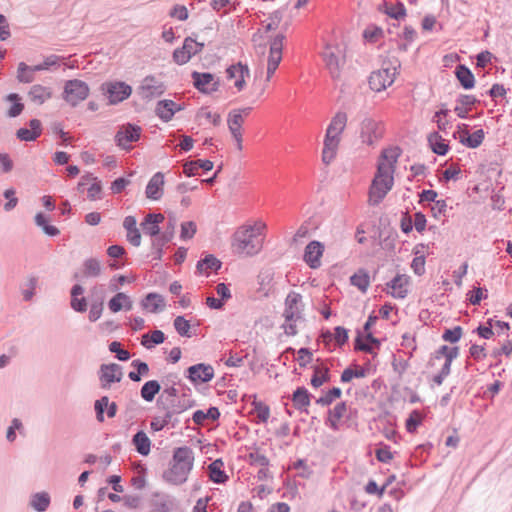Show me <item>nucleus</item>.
I'll use <instances>...</instances> for the list:
<instances>
[{
  "label": "nucleus",
  "instance_id": "f257e3e1",
  "mask_svg": "<svg viewBox=\"0 0 512 512\" xmlns=\"http://www.w3.org/2000/svg\"><path fill=\"white\" fill-rule=\"evenodd\" d=\"M401 155L399 147L386 148L381 152L377 172L369 189V204L377 206L392 189L395 164Z\"/></svg>",
  "mask_w": 512,
  "mask_h": 512
},
{
  "label": "nucleus",
  "instance_id": "f03ea898",
  "mask_svg": "<svg viewBox=\"0 0 512 512\" xmlns=\"http://www.w3.org/2000/svg\"><path fill=\"white\" fill-rule=\"evenodd\" d=\"M194 465V452L188 446L177 447L173 451L170 466L166 469L162 478L171 485L184 484Z\"/></svg>",
  "mask_w": 512,
  "mask_h": 512
},
{
  "label": "nucleus",
  "instance_id": "7ed1b4c3",
  "mask_svg": "<svg viewBox=\"0 0 512 512\" xmlns=\"http://www.w3.org/2000/svg\"><path fill=\"white\" fill-rule=\"evenodd\" d=\"M346 123V113L337 112L328 125L322 150V161L325 164H330L334 160L340 143V135L345 129Z\"/></svg>",
  "mask_w": 512,
  "mask_h": 512
},
{
  "label": "nucleus",
  "instance_id": "20e7f679",
  "mask_svg": "<svg viewBox=\"0 0 512 512\" xmlns=\"http://www.w3.org/2000/svg\"><path fill=\"white\" fill-rule=\"evenodd\" d=\"M264 227V224H260L257 228L255 226H247L236 231L233 241L234 251L246 256L257 254L262 248V239L259 237V231Z\"/></svg>",
  "mask_w": 512,
  "mask_h": 512
},
{
  "label": "nucleus",
  "instance_id": "39448f33",
  "mask_svg": "<svg viewBox=\"0 0 512 512\" xmlns=\"http://www.w3.org/2000/svg\"><path fill=\"white\" fill-rule=\"evenodd\" d=\"M90 93L88 84L79 79L67 80L64 84L62 97L72 107L84 101Z\"/></svg>",
  "mask_w": 512,
  "mask_h": 512
},
{
  "label": "nucleus",
  "instance_id": "423d86ee",
  "mask_svg": "<svg viewBox=\"0 0 512 512\" xmlns=\"http://www.w3.org/2000/svg\"><path fill=\"white\" fill-rule=\"evenodd\" d=\"M384 124L373 118H364L360 124V138L364 144L374 145L384 135Z\"/></svg>",
  "mask_w": 512,
  "mask_h": 512
},
{
  "label": "nucleus",
  "instance_id": "0eeeda50",
  "mask_svg": "<svg viewBox=\"0 0 512 512\" xmlns=\"http://www.w3.org/2000/svg\"><path fill=\"white\" fill-rule=\"evenodd\" d=\"M322 58L331 77L337 79L340 76L341 67L345 63L340 48L338 46L326 45L322 52Z\"/></svg>",
  "mask_w": 512,
  "mask_h": 512
},
{
  "label": "nucleus",
  "instance_id": "6e6552de",
  "mask_svg": "<svg viewBox=\"0 0 512 512\" xmlns=\"http://www.w3.org/2000/svg\"><path fill=\"white\" fill-rule=\"evenodd\" d=\"M205 44L198 42L191 36L186 37L181 48H177L173 52V60L178 65H183L189 62V60L202 52Z\"/></svg>",
  "mask_w": 512,
  "mask_h": 512
},
{
  "label": "nucleus",
  "instance_id": "1a4fd4ad",
  "mask_svg": "<svg viewBox=\"0 0 512 512\" xmlns=\"http://www.w3.org/2000/svg\"><path fill=\"white\" fill-rule=\"evenodd\" d=\"M396 66L383 67L371 73L369 86L376 92H381L391 86L396 77Z\"/></svg>",
  "mask_w": 512,
  "mask_h": 512
},
{
  "label": "nucleus",
  "instance_id": "9d476101",
  "mask_svg": "<svg viewBox=\"0 0 512 512\" xmlns=\"http://www.w3.org/2000/svg\"><path fill=\"white\" fill-rule=\"evenodd\" d=\"M191 78L194 87L203 94H212L219 90L220 80L212 73L193 71Z\"/></svg>",
  "mask_w": 512,
  "mask_h": 512
},
{
  "label": "nucleus",
  "instance_id": "9b49d317",
  "mask_svg": "<svg viewBox=\"0 0 512 512\" xmlns=\"http://www.w3.org/2000/svg\"><path fill=\"white\" fill-rule=\"evenodd\" d=\"M141 131V127L135 124L127 123L121 126L115 135L116 144L123 149H130V143L140 139Z\"/></svg>",
  "mask_w": 512,
  "mask_h": 512
},
{
  "label": "nucleus",
  "instance_id": "f8f14e48",
  "mask_svg": "<svg viewBox=\"0 0 512 512\" xmlns=\"http://www.w3.org/2000/svg\"><path fill=\"white\" fill-rule=\"evenodd\" d=\"M101 388H110L112 383L122 380V367L116 363L102 364L98 371Z\"/></svg>",
  "mask_w": 512,
  "mask_h": 512
},
{
  "label": "nucleus",
  "instance_id": "ddd939ff",
  "mask_svg": "<svg viewBox=\"0 0 512 512\" xmlns=\"http://www.w3.org/2000/svg\"><path fill=\"white\" fill-rule=\"evenodd\" d=\"M102 90L108 95L111 104H117L127 99L131 93L132 88L124 82L104 83Z\"/></svg>",
  "mask_w": 512,
  "mask_h": 512
},
{
  "label": "nucleus",
  "instance_id": "4468645a",
  "mask_svg": "<svg viewBox=\"0 0 512 512\" xmlns=\"http://www.w3.org/2000/svg\"><path fill=\"white\" fill-rule=\"evenodd\" d=\"M140 96L142 99L151 100L152 98L158 97L165 92V86L163 82L157 80L154 76H146L140 86Z\"/></svg>",
  "mask_w": 512,
  "mask_h": 512
},
{
  "label": "nucleus",
  "instance_id": "2eb2a0df",
  "mask_svg": "<svg viewBox=\"0 0 512 512\" xmlns=\"http://www.w3.org/2000/svg\"><path fill=\"white\" fill-rule=\"evenodd\" d=\"M324 252V245L319 241H311L305 247L303 259L311 269L321 266V257Z\"/></svg>",
  "mask_w": 512,
  "mask_h": 512
},
{
  "label": "nucleus",
  "instance_id": "dca6fc26",
  "mask_svg": "<svg viewBox=\"0 0 512 512\" xmlns=\"http://www.w3.org/2000/svg\"><path fill=\"white\" fill-rule=\"evenodd\" d=\"M214 377V369L209 364L199 363L187 369V378L193 383L209 382Z\"/></svg>",
  "mask_w": 512,
  "mask_h": 512
},
{
  "label": "nucleus",
  "instance_id": "f3484780",
  "mask_svg": "<svg viewBox=\"0 0 512 512\" xmlns=\"http://www.w3.org/2000/svg\"><path fill=\"white\" fill-rule=\"evenodd\" d=\"M227 78L235 79L234 86L238 91L244 89L246 82L245 78L249 77L250 71L247 65H243L241 62L233 64L226 69Z\"/></svg>",
  "mask_w": 512,
  "mask_h": 512
},
{
  "label": "nucleus",
  "instance_id": "a211bd4d",
  "mask_svg": "<svg viewBox=\"0 0 512 512\" xmlns=\"http://www.w3.org/2000/svg\"><path fill=\"white\" fill-rule=\"evenodd\" d=\"M285 308L284 315H288L289 317H300L302 318V313L304 310V305L302 304V296L301 294L291 291L287 295L285 299Z\"/></svg>",
  "mask_w": 512,
  "mask_h": 512
},
{
  "label": "nucleus",
  "instance_id": "6ab92c4d",
  "mask_svg": "<svg viewBox=\"0 0 512 512\" xmlns=\"http://www.w3.org/2000/svg\"><path fill=\"white\" fill-rule=\"evenodd\" d=\"M165 217L158 213H149L145 216L140 226L145 235L156 238L160 233L159 224L164 221Z\"/></svg>",
  "mask_w": 512,
  "mask_h": 512
},
{
  "label": "nucleus",
  "instance_id": "aec40b11",
  "mask_svg": "<svg viewBox=\"0 0 512 512\" xmlns=\"http://www.w3.org/2000/svg\"><path fill=\"white\" fill-rule=\"evenodd\" d=\"M181 109L182 107L173 100L165 99L157 102L155 113L164 122H169L172 120L175 113Z\"/></svg>",
  "mask_w": 512,
  "mask_h": 512
},
{
  "label": "nucleus",
  "instance_id": "412c9836",
  "mask_svg": "<svg viewBox=\"0 0 512 512\" xmlns=\"http://www.w3.org/2000/svg\"><path fill=\"white\" fill-rule=\"evenodd\" d=\"M163 185L164 174L162 172L155 173L146 186V197L151 200H159L163 195Z\"/></svg>",
  "mask_w": 512,
  "mask_h": 512
},
{
  "label": "nucleus",
  "instance_id": "4be33fe9",
  "mask_svg": "<svg viewBox=\"0 0 512 512\" xmlns=\"http://www.w3.org/2000/svg\"><path fill=\"white\" fill-rule=\"evenodd\" d=\"M409 284V277L404 274H397L387 287L392 289L391 295L397 299H404L408 294L407 286Z\"/></svg>",
  "mask_w": 512,
  "mask_h": 512
},
{
  "label": "nucleus",
  "instance_id": "5701e85b",
  "mask_svg": "<svg viewBox=\"0 0 512 512\" xmlns=\"http://www.w3.org/2000/svg\"><path fill=\"white\" fill-rule=\"evenodd\" d=\"M151 506L154 512H170L175 508L176 501L168 494L156 492L153 494Z\"/></svg>",
  "mask_w": 512,
  "mask_h": 512
},
{
  "label": "nucleus",
  "instance_id": "b1692460",
  "mask_svg": "<svg viewBox=\"0 0 512 512\" xmlns=\"http://www.w3.org/2000/svg\"><path fill=\"white\" fill-rule=\"evenodd\" d=\"M30 128H20L16 132V136L21 141H34L42 133V125L40 120L32 119L29 121Z\"/></svg>",
  "mask_w": 512,
  "mask_h": 512
},
{
  "label": "nucleus",
  "instance_id": "393cba45",
  "mask_svg": "<svg viewBox=\"0 0 512 512\" xmlns=\"http://www.w3.org/2000/svg\"><path fill=\"white\" fill-rule=\"evenodd\" d=\"M347 412V405L345 402H340L335 405L333 409L328 410V417L325 424L329 426L333 431L340 429V420L344 417Z\"/></svg>",
  "mask_w": 512,
  "mask_h": 512
},
{
  "label": "nucleus",
  "instance_id": "a878e982",
  "mask_svg": "<svg viewBox=\"0 0 512 512\" xmlns=\"http://www.w3.org/2000/svg\"><path fill=\"white\" fill-rule=\"evenodd\" d=\"M311 394L305 387H298L292 394V402L295 409L308 414V407L311 401Z\"/></svg>",
  "mask_w": 512,
  "mask_h": 512
},
{
  "label": "nucleus",
  "instance_id": "bb28decb",
  "mask_svg": "<svg viewBox=\"0 0 512 512\" xmlns=\"http://www.w3.org/2000/svg\"><path fill=\"white\" fill-rule=\"evenodd\" d=\"M123 227L127 231V240L135 247L141 244V233L137 228V221L134 216H126L123 221Z\"/></svg>",
  "mask_w": 512,
  "mask_h": 512
},
{
  "label": "nucleus",
  "instance_id": "cd10ccee",
  "mask_svg": "<svg viewBox=\"0 0 512 512\" xmlns=\"http://www.w3.org/2000/svg\"><path fill=\"white\" fill-rule=\"evenodd\" d=\"M51 97V88L40 84L33 85L28 92V98L30 99V101L37 105H42Z\"/></svg>",
  "mask_w": 512,
  "mask_h": 512
},
{
  "label": "nucleus",
  "instance_id": "c85d7f7f",
  "mask_svg": "<svg viewBox=\"0 0 512 512\" xmlns=\"http://www.w3.org/2000/svg\"><path fill=\"white\" fill-rule=\"evenodd\" d=\"M100 291V296L97 299L91 301L88 319L90 322H96L102 315L104 309V296L103 290L98 286H94L91 289L92 294H97Z\"/></svg>",
  "mask_w": 512,
  "mask_h": 512
},
{
  "label": "nucleus",
  "instance_id": "c756f323",
  "mask_svg": "<svg viewBox=\"0 0 512 512\" xmlns=\"http://www.w3.org/2000/svg\"><path fill=\"white\" fill-rule=\"evenodd\" d=\"M175 228V217H169L165 230L161 234L159 233V235L152 240L151 246H165L173 239Z\"/></svg>",
  "mask_w": 512,
  "mask_h": 512
},
{
  "label": "nucleus",
  "instance_id": "7c9ffc66",
  "mask_svg": "<svg viewBox=\"0 0 512 512\" xmlns=\"http://www.w3.org/2000/svg\"><path fill=\"white\" fill-rule=\"evenodd\" d=\"M221 266L222 263L220 260H218L214 255L208 254L197 262L196 269L199 274L208 275L210 271H218Z\"/></svg>",
  "mask_w": 512,
  "mask_h": 512
},
{
  "label": "nucleus",
  "instance_id": "2f4dec72",
  "mask_svg": "<svg viewBox=\"0 0 512 512\" xmlns=\"http://www.w3.org/2000/svg\"><path fill=\"white\" fill-rule=\"evenodd\" d=\"M224 463L222 459H216L208 466L209 477L211 481L217 484H223L228 480V476L222 470Z\"/></svg>",
  "mask_w": 512,
  "mask_h": 512
},
{
  "label": "nucleus",
  "instance_id": "473e14b6",
  "mask_svg": "<svg viewBox=\"0 0 512 512\" xmlns=\"http://www.w3.org/2000/svg\"><path fill=\"white\" fill-rule=\"evenodd\" d=\"M169 404L173 407L174 412H179L180 414L195 405V400H193L190 394L184 392L181 396L178 395L176 399H170Z\"/></svg>",
  "mask_w": 512,
  "mask_h": 512
},
{
  "label": "nucleus",
  "instance_id": "72a5a7b5",
  "mask_svg": "<svg viewBox=\"0 0 512 512\" xmlns=\"http://www.w3.org/2000/svg\"><path fill=\"white\" fill-rule=\"evenodd\" d=\"M428 143L432 151L440 156L445 155L449 150V145L445 143V140L438 132H432L429 134Z\"/></svg>",
  "mask_w": 512,
  "mask_h": 512
},
{
  "label": "nucleus",
  "instance_id": "f704fd0d",
  "mask_svg": "<svg viewBox=\"0 0 512 512\" xmlns=\"http://www.w3.org/2000/svg\"><path fill=\"white\" fill-rule=\"evenodd\" d=\"M137 452L143 456L150 453L151 441L144 431H138L132 438Z\"/></svg>",
  "mask_w": 512,
  "mask_h": 512
},
{
  "label": "nucleus",
  "instance_id": "c9c22d12",
  "mask_svg": "<svg viewBox=\"0 0 512 512\" xmlns=\"http://www.w3.org/2000/svg\"><path fill=\"white\" fill-rule=\"evenodd\" d=\"M351 285L357 287L361 292H366L370 286V276L365 269H358L350 277Z\"/></svg>",
  "mask_w": 512,
  "mask_h": 512
},
{
  "label": "nucleus",
  "instance_id": "e433bc0d",
  "mask_svg": "<svg viewBox=\"0 0 512 512\" xmlns=\"http://www.w3.org/2000/svg\"><path fill=\"white\" fill-rule=\"evenodd\" d=\"M50 502L51 498L47 492H38L31 496L30 506L37 512H44L48 509Z\"/></svg>",
  "mask_w": 512,
  "mask_h": 512
},
{
  "label": "nucleus",
  "instance_id": "4c0bfd02",
  "mask_svg": "<svg viewBox=\"0 0 512 512\" xmlns=\"http://www.w3.org/2000/svg\"><path fill=\"white\" fill-rule=\"evenodd\" d=\"M244 122V118L241 115L240 110H232L228 115V128L232 136L242 135L241 129Z\"/></svg>",
  "mask_w": 512,
  "mask_h": 512
},
{
  "label": "nucleus",
  "instance_id": "58836bf2",
  "mask_svg": "<svg viewBox=\"0 0 512 512\" xmlns=\"http://www.w3.org/2000/svg\"><path fill=\"white\" fill-rule=\"evenodd\" d=\"M160 390L161 384L157 380H149L141 387L140 395L145 401L152 402Z\"/></svg>",
  "mask_w": 512,
  "mask_h": 512
},
{
  "label": "nucleus",
  "instance_id": "ea45409f",
  "mask_svg": "<svg viewBox=\"0 0 512 512\" xmlns=\"http://www.w3.org/2000/svg\"><path fill=\"white\" fill-rule=\"evenodd\" d=\"M142 306L155 313L164 308V298L157 293H149L146 295L145 299L142 300Z\"/></svg>",
  "mask_w": 512,
  "mask_h": 512
},
{
  "label": "nucleus",
  "instance_id": "a19ab883",
  "mask_svg": "<svg viewBox=\"0 0 512 512\" xmlns=\"http://www.w3.org/2000/svg\"><path fill=\"white\" fill-rule=\"evenodd\" d=\"M477 102L473 95H461L458 99V105L455 107L457 115L461 118L466 117L472 106Z\"/></svg>",
  "mask_w": 512,
  "mask_h": 512
},
{
  "label": "nucleus",
  "instance_id": "79ce46f5",
  "mask_svg": "<svg viewBox=\"0 0 512 512\" xmlns=\"http://www.w3.org/2000/svg\"><path fill=\"white\" fill-rule=\"evenodd\" d=\"M456 77L465 89H470L474 86V75L464 65H458L456 67Z\"/></svg>",
  "mask_w": 512,
  "mask_h": 512
},
{
  "label": "nucleus",
  "instance_id": "37998d69",
  "mask_svg": "<svg viewBox=\"0 0 512 512\" xmlns=\"http://www.w3.org/2000/svg\"><path fill=\"white\" fill-rule=\"evenodd\" d=\"M102 271L101 263L96 258H88L83 262V276L86 278L98 277Z\"/></svg>",
  "mask_w": 512,
  "mask_h": 512
},
{
  "label": "nucleus",
  "instance_id": "c03bdc74",
  "mask_svg": "<svg viewBox=\"0 0 512 512\" xmlns=\"http://www.w3.org/2000/svg\"><path fill=\"white\" fill-rule=\"evenodd\" d=\"M35 224L42 229V231L51 237L58 236L60 234V230L48 223L47 217L42 213L38 212L34 217Z\"/></svg>",
  "mask_w": 512,
  "mask_h": 512
},
{
  "label": "nucleus",
  "instance_id": "a18cd8bd",
  "mask_svg": "<svg viewBox=\"0 0 512 512\" xmlns=\"http://www.w3.org/2000/svg\"><path fill=\"white\" fill-rule=\"evenodd\" d=\"M285 40V35L283 33H279L276 36H274L269 44H270V50H269V58H276L277 60H282V50H283V43Z\"/></svg>",
  "mask_w": 512,
  "mask_h": 512
},
{
  "label": "nucleus",
  "instance_id": "49530a36",
  "mask_svg": "<svg viewBox=\"0 0 512 512\" xmlns=\"http://www.w3.org/2000/svg\"><path fill=\"white\" fill-rule=\"evenodd\" d=\"M165 341V334L161 330H154L151 334H144L141 339V344L147 349L153 348Z\"/></svg>",
  "mask_w": 512,
  "mask_h": 512
},
{
  "label": "nucleus",
  "instance_id": "de8ad7c7",
  "mask_svg": "<svg viewBox=\"0 0 512 512\" xmlns=\"http://www.w3.org/2000/svg\"><path fill=\"white\" fill-rule=\"evenodd\" d=\"M314 374L311 378V385L318 388L330 380L329 368L313 366Z\"/></svg>",
  "mask_w": 512,
  "mask_h": 512
},
{
  "label": "nucleus",
  "instance_id": "09e8293b",
  "mask_svg": "<svg viewBox=\"0 0 512 512\" xmlns=\"http://www.w3.org/2000/svg\"><path fill=\"white\" fill-rule=\"evenodd\" d=\"M6 101H9L12 103V106L7 111V116L10 118H15L19 116L23 109L24 104L21 102V97L17 93H10L6 96Z\"/></svg>",
  "mask_w": 512,
  "mask_h": 512
},
{
  "label": "nucleus",
  "instance_id": "8fccbe9b",
  "mask_svg": "<svg viewBox=\"0 0 512 512\" xmlns=\"http://www.w3.org/2000/svg\"><path fill=\"white\" fill-rule=\"evenodd\" d=\"M33 66H29L24 62H20L17 68V80L21 83H31L34 81L35 76Z\"/></svg>",
  "mask_w": 512,
  "mask_h": 512
},
{
  "label": "nucleus",
  "instance_id": "3c124183",
  "mask_svg": "<svg viewBox=\"0 0 512 512\" xmlns=\"http://www.w3.org/2000/svg\"><path fill=\"white\" fill-rule=\"evenodd\" d=\"M37 283L38 278L36 276L28 277L24 287L22 288V296L24 301L28 302L32 300L33 296L35 295Z\"/></svg>",
  "mask_w": 512,
  "mask_h": 512
},
{
  "label": "nucleus",
  "instance_id": "603ef678",
  "mask_svg": "<svg viewBox=\"0 0 512 512\" xmlns=\"http://www.w3.org/2000/svg\"><path fill=\"white\" fill-rule=\"evenodd\" d=\"M342 391L339 387H333L325 395L319 397L316 403L321 406H329L335 399L340 398Z\"/></svg>",
  "mask_w": 512,
  "mask_h": 512
},
{
  "label": "nucleus",
  "instance_id": "864d4df0",
  "mask_svg": "<svg viewBox=\"0 0 512 512\" xmlns=\"http://www.w3.org/2000/svg\"><path fill=\"white\" fill-rule=\"evenodd\" d=\"M284 323L282 324L281 328L284 330V333L287 336H295L298 333L296 323L301 318L300 317H289L288 315H284Z\"/></svg>",
  "mask_w": 512,
  "mask_h": 512
},
{
  "label": "nucleus",
  "instance_id": "5fc2aeb1",
  "mask_svg": "<svg viewBox=\"0 0 512 512\" xmlns=\"http://www.w3.org/2000/svg\"><path fill=\"white\" fill-rule=\"evenodd\" d=\"M254 410L259 422L266 423L270 417V408L261 401H253Z\"/></svg>",
  "mask_w": 512,
  "mask_h": 512
},
{
  "label": "nucleus",
  "instance_id": "6e6d98bb",
  "mask_svg": "<svg viewBox=\"0 0 512 512\" xmlns=\"http://www.w3.org/2000/svg\"><path fill=\"white\" fill-rule=\"evenodd\" d=\"M461 143L470 148H476L480 145V129L472 133H464L461 135Z\"/></svg>",
  "mask_w": 512,
  "mask_h": 512
},
{
  "label": "nucleus",
  "instance_id": "4d7b16f0",
  "mask_svg": "<svg viewBox=\"0 0 512 512\" xmlns=\"http://www.w3.org/2000/svg\"><path fill=\"white\" fill-rule=\"evenodd\" d=\"M173 324H174L175 330L177 331V333L180 336L191 337V335L189 334V330L191 327L190 322L188 320H186L183 316H177L174 319Z\"/></svg>",
  "mask_w": 512,
  "mask_h": 512
},
{
  "label": "nucleus",
  "instance_id": "13d9d810",
  "mask_svg": "<svg viewBox=\"0 0 512 512\" xmlns=\"http://www.w3.org/2000/svg\"><path fill=\"white\" fill-rule=\"evenodd\" d=\"M109 350L116 354V357L120 361H128L131 357L129 351L122 349V345L118 341H113L109 344Z\"/></svg>",
  "mask_w": 512,
  "mask_h": 512
},
{
  "label": "nucleus",
  "instance_id": "bf43d9fd",
  "mask_svg": "<svg viewBox=\"0 0 512 512\" xmlns=\"http://www.w3.org/2000/svg\"><path fill=\"white\" fill-rule=\"evenodd\" d=\"M422 422V415L419 411L414 410L409 415L408 419L406 420V429L409 433H413L416 431L417 427Z\"/></svg>",
  "mask_w": 512,
  "mask_h": 512
},
{
  "label": "nucleus",
  "instance_id": "052dcab7",
  "mask_svg": "<svg viewBox=\"0 0 512 512\" xmlns=\"http://www.w3.org/2000/svg\"><path fill=\"white\" fill-rule=\"evenodd\" d=\"M382 35L383 30L380 27L374 25L368 26L363 32L364 39L369 42L378 41L382 37Z\"/></svg>",
  "mask_w": 512,
  "mask_h": 512
},
{
  "label": "nucleus",
  "instance_id": "680f3d73",
  "mask_svg": "<svg viewBox=\"0 0 512 512\" xmlns=\"http://www.w3.org/2000/svg\"><path fill=\"white\" fill-rule=\"evenodd\" d=\"M283 18V9L272 12L269 16L270 22L265 26V32L276 30Z\"/></svg>",
  "mask_w": 512,
  "mask_h": 512
},
{
  "label": "nucleus",
  "instance_id": "e2e57ef3",
  "mask_svg": "<svg viewBox=\"0 0 512 512\" xmlns=\"http://www.w3.org/2000/svg\"><path fill=\"white\" fill-rule=\"evenodd\" d=\"M108 406V397L102 396L94 403V409L96 413V419L99 422H104V412L106 410V407Z\"/></svg>",
  "mask_w": 512,
  "mask_h": 512
},
{
  "label": "nucleus",
  "instance_id": "0e129e2a",
  "mask_svg": "<svg viewBox=\"0 0 512 512\" xmlns=\"http://www.w3.org/2000/svg\"><path fill=\"white\" fill-rule=\"evenodd\" d=\"M248 459L252 465H257L260 467L269 466V459L264 454L259 453V451L250 452L248 454Z\"/></svg>",
  "mask_w": 512,
  "mask_h": 512
},
{
  "label": "nucleus",
  "instance_id": "69168bd1",
  "mask_svg": "<svg viewBox=\"0 0 512 512\" xmlns=\"http://www.w3.org/2000/svg\"><path fill=\"white\" fill-rule=\"evenodd\" d=\"M16 192L13 188L6 189L3 196L8 200L4 204V210L9 212L13 210L18 204V198L15 196Z\"/></svg>",
  "mask_w": 512,
  "mask_h": 512
},
{
  "label": "nucleus",
  "instance_id": "338daca9",
  "mask_svg": "<svg viewBox=\"0 0 512 512\" xmlns=\"http://www.w3.org/2000/svg\"><path fill=\"white\" fill-rule=\"evenodd\" d=\"M196 230H197V227H196L195 222H193V221L183 222L181 224V234H180L181 239H183V240L191 239L195 235Z\"/></svg>",
  "mask_w": 512,
  "mask_h": 512
},
{
  "label": "nucleus",
  "instance_id": "774afa93",
  "mask_svg": "<svg viewBox=\"0 0 512 512\" xmlns=\"http://www.w3.org/2000/svg\"><path fill=\"white\" fill-rule=\"evenodd\" d=\"M386 13L391 18L400 20L406 16V9L403 3L398 2L396 5L391 6L386 10Z\"/></svg>",
  "mask_w": 512,
  "mask_h": 512
}]
</instances>
